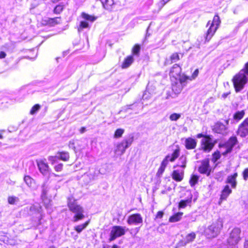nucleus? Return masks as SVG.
<instances>
[{"label":"nucleus","instance_id":"nucleus-8","mask_svg":"<svg viewBox=\"0 0 248 248\" xmlns=\"http://www.w3.org/2000/svg\"><path fill=\"white\" fill-rule=\"evenodd\" d=\"M127 230L124 226L119 225L113 226L111 228L108 241H113L116 238L124 235Z\"/></svg>","mask_w":248,"mask_h":248},{"label":"nucleus","instance_id":"nucleus-60","mask_svg":"<svg viewBox=\"0 0 248 248\" xmlns=\"http://www.w3.org/2000/svg\"><path fill=\"white\" fill-rule=\"evenodd\" d=\"M3 138V136L0 133V139H2Z\"/></svg>","mask_w":248,"mask_h":248},{"label":"nucleus","instance_id":"nucleus-57","mask_svg":"<svg viewBox=\"0 0 248 248\" xmlns=\"http://www.w3.org/2000/svg\"><path fill=\"white\" fill-rule=\"evenodd\" d=\"M85 130L86 128L85 127H81L79 130L80 133H83L85 131Z\"/></svg>","mask_w":248,"mask_h":248},{"label":"nucleus","instance_id":"nucleus-38","mask_svg":"<svg viewBox=\"0 0 248 248\" xmlns=\"http://www.w3.org/2000/svg\"><path fill=\"white\" fill-rule=\"evenodd\" d=\"M124 132V129L118 128L115 131L113 137L115 139L120 138L122 137Z\"/></svg>","mask_w":248,"mask_h":248},{"label":"nucleus","instance_id":"nucleus-32","mask_svg":"<svg viewBox=\"0 0 248 248\" xmlns=\"http://www.w3.org/2000/svg\"><path fill=\"white\" fill-rule=\"evenodd\" d=\"M140 46L139 44H135L132 48L131 52L133 56H139L140 55Z\"/></svg>","mask_w":248,"mask_h":248},{"label":"nucleus","instance_id":"nucleus-11","mask_svg":"<svg viewBox=\"0 0 248 248\" xmlns=\"http://www.w3.org/2000/svg\"><path fill=\"white\" fill-rule=\"evenodd\" d=\"M212 170L209 158H205L201 161V164L199 166L198 169V170L200 174L209 176L211 173Z\"/></svg>","mask_w":248,"mask_h":248},{"label":"nucleus","instance_id":"nucleus-27","mask_svg":"<svg viewBox=\"0 0 248 248\" xmlns=\"http://www.w3.org/2000/svg\"><path fill=\"white\" fill-rule=\"evenodd\" d=\"M245 115V110H241L240 111H236L233 115V119L236 122H239L241 119L243 118V117Z\"/></svg>","mask_w":248,"mask_h":248},{"label":"nucleus","instance_id":"nucleus-53","mask_svg":"<svg viewBox=\"0 0 248 248\" xmlns=\"http://www.w3.org/2000/svg\"><path fill=\"white\" fill-rule=\"evenodd\" d=\"M108 247L109 246L108 245H104L103 246V248H108ZM111 248H119V247L116 244H113L111 246Z\"/></svg>","mask_w":248,"mask_h":248},{"label":"nucleus","instance_id":"nucleus-18","mask_svg":"<svg viewBox=\"0 0 248 248\" xmlns=\"http://www.w3.org/2000/svg\"><path fill=\"white\" fill-rule=\"evenodd\" d=\"M197 144V141L195 139L188 137L185 139V146L187 150L194 149Z\"/></svg>","mask_w":248,"mask_h":248},{"label":"nucleus","instance_id":"nucleus-45","mask_svg":"<svg viewBox=\"0 0 248 248\" xmlns=\"http://www.w3.org/2000/svg\"><path fill=\"white\" fill-rule=\"evenodd\" d=\"M242 176L243 179L245 181H247L248 180V167L244 169L242 172Z\"/></svg>","mask_w":248,"mask_h":248},{"label":"nucleus","instance_id":"nucleus-25","mask_svg":"<svg viewBox=\"0 0 248 248\" xmlns=\"http://www.w3.org/2000/svg\"><path fill=\"white\" fill-rule=\"evenodd\" d=\"M192 202V197L186 200H181L179 203L178 207L179 209L185 208L187 205L190 206Z\"/></svg>","mask_w":248,"mask_h":248},{"label":"nucleus","instance_id":"nucleus-4","mask_svg":"<svg viewBox=\"0 0 248 248\" xmlns=\"http://www.w3.org/2000/svg\"><path fill=\"white\" fill-rule=\"evenodd\" d=\"M223 227V220L218 218L213 221L205 231L206 236L209 238L217 237L221 232Z\"/></svg>","mask_w":248,"mask_h":248},{"label":"nucleus","instance_id":"nucleus-17","mask_svg":"<svg viewBox=\"0 0 248 248\" xmlns=\"http://www.w3.org/2000/svg\"><path fill=\"white\" fill-rule=\"evenodd\" d=\"M102 3L103 7L108 11H113L116 6V3L114 0H100Z\"/></svg>","mask_w":248,"mask_h":248},{"label":"nucleus","instance_id":"nucleus-51","mask_svg":"<svg viewBox=\"0 0 248 248\" xmlns=\"http://www.w3.org/2000/svg\"><path fill=\"white\" fill-rule=\"evenodd\" d=\"M209 136V135H204L202 133H199L196 135V137L197 138H202L203 139H206Z\"/></svg>","mask_w":248,"mask_h":248},{"label":"nucleus","instance_id":"nucleus-33","mask_svg":"<svg viewBox=\"0 0 248 248\" xmlns=\"http://www.w3.org/2000/svg\"><path fill=\"white\" fill-rule=\"evenodd\" d=\"M199 177L196 174H192L191 175L189 180V183L191 186H194L198 182Z\"/></svg>","mask_w":248,"mask_h":248},{"label":"nucleus","instance_id":"nucleus-16","mask_svg":"<svg viewBox=\"0 0 248 248\" xmlns=\"http://www.w3.org/2000/svg\"><path fill=\"white\" fill-rule=\"evenodd\" d=\"M43 21L44 23L43 24L44 25L53 27L60 24L62 22V19L61 16H58L53 18H48L47 19L44 20Z\"/></svg>","mask_w":248,"mask_h":248},{"label":"nucleus","instance_id":"nucleus-58","mask_svg":"<svg viewBox=\"0 0 248 248\" xmlns=\"http://www.w3.org/2000/svg\"><path fill=\"white\" fill-rule=\"evenodd\" d=\"M216 179L218 181H221L223 179V178L221 176H220L219 177H216Z\"/></svg>","mask_w":248,"mask_h":248},{"label":"nucleus","instance_id":"nucleus-59","mask_svg":"<svg viewBox=\"0 0 248 248\" xmlns=\"http://www.w3.org/2000/svg\"><path fill=\"white\" fill-rule=\"evenodd\" d=\"M229 119H227L226 120H225V123L227 125H228L229 124Z\"/></svg>","mask_w":248,"mask_h":248},{"label":"nucleus","instance_id":"nucleus-40","mask_svg":"<svg viewBox=\"0 0 248 248\" xmlns=\"http://www.w3.org/2000/svg\"><path fill=\"white\" fill-rule=\"evenodd\" d=\"M41 108V106L38 104L33 105L30 111L31 115H34Z\"/></svg>","mask_w":248,"mask_h":248},{"label":"nucleus","instance_id":"nucleus-46","mask_svg":"<svg viewBox=\"0 0 248 248\" xmlns=\"http://www.w3.org/2000/svg\"><path fill=\"white\" fill-rule=\"evenodd\" d=\"M68 147L74 150L75 153L77 152V149L75 146V142L74 140H70L68 143Z\"/></svg>","mask_w":248,"mask_h":248},{"label":"nucleus","instance_id":"nucleus-31","mask_svg":"<svg viewBox=\"0 0 248 248\" xmlns=\"http://www.w3.org/2000/svg\"><path fill=\"white\" fill-rule=\"evenodd\" d=\"M90 221L88 220L84 223L77 225L74 227V230L78 233H80L89 225Z\"/></svg>","mask_w":248,"mask_h":248},{"label":"nucleus","instance_id":"nucleus-50","mask_svg":"<svg viewBox=\"0 0 248 248\" xmlns=\"http://www.w3.org/2000/svg\"><path fill=\"white\" fill-rule=\"evenodd\" d=\"M164 214V212L162 211H159L157 212L155 215V219L162 218L163 217Z\"/></svg>","mask_w":248,"mask_h":248},{"label":"nucleus","instance_id":"nucleus-19","mask_svg":"<svg viewBox=\"0 0 248 248\" xmlns=\"http://www.w3.org/2000/svg\"><path fill=\"white\" fill-rule=\"evenodd\" d=\"M172 179L177 182L182 181L184 177V171L178 170H173L171 174Z\"/></svg>","mask_w":248,"mask_h":248},{"label":"nucleus","instance_id":"nucleus-29","mask_svg":"<svg viewBox=\"0 0 248 248\" xmlns=\"http://www.w3.org/2000/svg\"><path fill=\"white\" fill-rule=\"evenodd\" d=\"M81 16L83 19L91 22H93L97 18V16L89 15L85 12H82L81 14Z\"/></svg>","mask_w":248,"mask_h":248},{"label":"nucleus","instance_id":"nucleus-15","mask_svg":"<svg viewBox=\"0 0 248 248\" xmlns=\"http://www.w3.org/2000/svg\"><path fill=\"white\" fill-rule=\"evenodd\" d=\"M238 174L237 172L229 175L225 181V183L230 185L231 188L233 189L236 188L237 185V178Z\"/></svg>","mask_w":248,"mask_h":248},{"label":"nucleus","instance_id":"nucleus-37","mask_svg":"<svg viewBox=\"0 0 248 248\" xmlns=\"http://www.w3.org/2000/svg\"><path fill=\"white\" fill-rule=\"evenodd\" d=\"M89 27V25L88 22L86 21H81L78 26L77 27L78 31L80 32L83 30V29L88 28Z\"/></svg>","mask_w":248,"mask_h":248},{"label":"nucleus","instance_id":"nucleus-42","mask_svg":"<svg viewBox=\"0 0 248 248\" xmlns=\"http://www.w3.org/2000/svg\"><path fill=\"white\" fill-rule=\"evenodd\" d=\"M223 147H226V150L222 153V155L224 156H225L227 154L231 153L232 150V148L228 146V145H226V144H219V148Z\"/></svg>","mask_w":248,"mask_h":248},{"label":"nucleus","instance_id":"nucleus-52","mask_svg":"<svg viewBox=\"0 0 248 248\" xmlns=\"http://www.w3.org/2000/svg\"><path fill=\"white\" fill-rule=\"evenodd\" d=\"M6 56V54L4 51H0V59H3L5 58Z\"/></svg>","mask_w":248,"mask_h":248},{"label":"nucleus","instance_id":"nucleus-10","mask_svg":"<svg viewBox=\"0 0 248 248\" xmlns=\"http://www.w3.org/2000/svg\"><path fill=\"white\" fill-rule=\"evenodd\" d=\"M240 234L241 230L240 229L237 228L233 229L227 239V244L232 246L237 245L241 240Z\"/></svg>","mask_w":248,"mask_h":248},{"label":"nucleus","instance_id":"nucleus-9","mask_svg":"<svg viewBox=\"0 0 248 248\" xmlns=\"http://www.w3.org/2000/svg\"><path fill=\"white\" fill-rule=\"evenodd\" d=\"M217 143L216 140H213L209 135L206 139H202L201 141V148L204 153H209L214 148Z\"/></svg>","mask_w":248,"mask_h":248},{"label":"nucleus","instance_id":"nucleus-39","mask_svg":"<svg viewBox=\"0 0 248 248\" xmlns=\"http://www.w3.org/2000/svg\"><path fill=\"white\" fill-rule=\"evenodd\" d=\"M181 164L178 165L182 168H185L186 166V157L185 155H182L179 159Z\"/></svg>","mask_w":248,"mask_h":248},{"label":"nucleus","instance_id":"nucleus-55","mask_svg":"<svg viewBox=\"0 0 248 248\" xmlns=\"http://www.w3.org/2000/svg\"><path fill=\"white\" fill-rule=\"evenodd\" d=\"M244 248H248V239L245 241L244 243Z\"/></svg>","mask_w":248,"mask_h":248},{"label":"nucleus","instance_id":"nucleus-54","mask_svg":"<svg viewBox=\"0 0 248 248\" xmlns=\"http://www.w3.org/2000/svg\"><path fill=\"white\" fill-rule=\"evenodd\" d=\"M171 0H161L162 6H164L166 3L169 2Z\"/></svg>","mask_w":248,"mask_h":248},{"label":"nucleus","instance_id":"nucleus-1","mask_svg":"<svg viewBox=\"0 0 248 248\" xmlns=\"http://www.w3.org/2000/svg\"><path fill=\"white\" fill-rule=\"evenodd\" d=\"M182 68L178 64H174L170 68V77L172 91L179 93L184 87V82L181 81L182 78Z\"/></svg>","mask_w":248,"mask_h":248},{"label":"nucleus","instance_id":"nucleus-36","mask_svg":"<svg viewBox=\"0 0 248 248\" xmlns=\"http://www.w3.org/2000/svg\"><path fill=\"white\" fill-rule=\"evenodd\" d=\"M221 157V154L219 151L217 150L212 154L211 161L214 163H216Z\"/></svg>","mask_w":248,"mask_h":248},{"label":"nucleus","instance_id":"nucleus-35","mask_svg":"<svg viewBox=\"0 0 248 248\" xmlns=\"http://www.w3.org/2000/svg\"><path fill=\"white\" fill-rule=\"evenodd\" d=\"M64 5L59 4L57 5L53 9V13L56 15H59L63 11L64 9Z\"/></svg>","mask_w":248,"mask_h":248},{"label":"nucleus","instance_id":"nucleus-5","mask_svg":"<svg viewBox=\"0 0 248 248\" xmlns=\"http://www.w3.org/2000/svg\"><path fill=\"white\" fill-rule=\"evenodd\" d=\"M220 23L221 21L218 14L215 15L211 23L210 21L208 22L207 26L208 25H210V26L206 33L205 37V42H208L211 39L218 29Z\"/></svg>","mask_w":248,"mask_h":248},{"label":"nucleus","instance_id":"nucleus-6","mask_svg":"<svg viewBox=\"0 0 248 248\" xmlns=\"http://www.w3.org/2000/svg\"><path fill=\"white\" fill-rule=\"evenodd\" d=\"M232 81L235 91L238 93L244 88L248 82V78L245 73L239 71L233 77Z\"/></svg>","mask_w":248,"mask_h":248},{"label":"nucleus","instance_id":"nucleus-13","mask_svg":"<svg viewBox=\"0 0 248 248\" xmlns=\"http://www.w3.org/2000/svg\"><path fill=\"white\" fill-rule=\"evenodd\" d=\"M127 223L129 225H138L143 223L142 216L139 213L132 214L127 219Z\"/></svg>","mask_w":248,"mask_h":248},{"label":"nucleus","instance_id":"nucleus-41","mask_svg":"<svg viewBox=\"0 0 248 248\" xmlns=\"http://www.w3.org/2000/svg\"><path fill=\"white\" fill-rule=\"evenodd\" d=\"M170 60L171 63L179 61L180 60L179 53L177 52L172 53L170 56Z\"/></svg>","mask_w":248,"mask_h":248},{"label":"nucleus","instance_id":"nucleus-47","mask_svg":"<svg viewBox=\"0 0 248 248\" xmlns=\"http://www.w3.org/2000/svg\"><path fill=\"white\" fill-rule=\"evenodd\" d=\"M63 169V164L59 163L54 166V169L57 172H60L62 171Z\"/></svg>","mask_w":248,"mask_h":248},{"label":"nucleus","instance_id":"nucleus-49","mask_svg":"<svg viewBox=\"0 0 248 248\" xmlns=\"http://www.w3.org/2000/svg\"><path fill=\"white\" fill-rule=\"evenodd\" d=\"M240 71L245 73L246 75L248 76V62L245 64L244 68Z\"/></svg>","mask_w":248,"mask_h":248},{"label":"nucleus","instance_id":"nucleus-20","mask_svg":"<svg viewBox=\"0 0 248 248\" xmlns=\"http://www.w3.org/2000/svg\"><path fill=\"white\" fill-rule=\"evenodd\" d=\"M134 62V58L132 55H129L125 57L121 65V67L123 69L129 67Z\"/></svg>","mask_w":248,"mask_h":248},{"label":"nucleus","instance_id":"nucleus-34","mask_svg":"<svg viewBox=\"0 0 248 248\" xmlns=\"http://www.w3.org/2000/svg\"><path fill=\"white\" fill-rule=\"evenodd\" d=\"M228 143L229 144V145H228V146L233 149L234 145L238 143L236 137L235 136L231 137L228 140Z\"/></svg>","mask_w":248,"mask_h":248},{"label":"nucleus","instance_id":"nucleus-22","mask_svg":"<svg viewBox=\"0 0 248 248\" xmlns=\"http://www.w3.org/2000/svg\"><path fill=\"white\" fill-rule=\"evenodd\" d=\"M199 72L198 69H196V70H195V71L192 73L191 76L190 77L187 76L185 74H183L182 75V78L181 79V81L182 82H184V86L186 85L188 80L191 81L194 79L198 76Z\"/></svg>","mask_w":248,"mask_h":248},{"label":"nucleus","instance_id":"nucleus-21","mask_svg":"<svg viewBox=\"0 0 248 248\" xmlns=\"http://www.w3.org/2000/svg\"><path fill=\"white\" fill-rule=\"evenodd\" d=\"M232 192V190L229 186L228 185H226L221 191L219 202L226 200Z\"/></svg>","mask_w":248,"mask_h":248},{"label":"nucleus","instance_id":"nucleus-7","mask_svg":"<svg viewBox=\"0 0 248 248\" xmlns=\"http://www.w3.org/2000/svg\"><path fill=\"white\" fill-rule=\"evenodd\" d=\"M133 141L134 137L132 136L124 139L117 144L114 151L115 153L118 155H122L126 149L131 146Z\"/></svg>","mask_w":248,"mask_h":248},{"label":"nucleus","instance_id":"nucleus-56","mask_svg":"<svg viewBox=\"0 0 248 248\" xmlns=\"http://www.w3.org/2000/svg\"><path fill=\"white\" fill-rule=\"evenodd\" d=\"M230 94V92L223 93L222 95V97L224 98H226L229 94Z\"/></svg>","mask_w":248,"mask_h":248},{"label":"nucleus","instance_id":"nucleus-14","mask_svg":"<svg viewBox=\"0 0 248 248\" xmlns=\"http://www.w3.org/2000/svg\"><path fill=\"white\" fill-rule=\"evenodd\" d=\"M36 163L39 171L43 175H46L49 172V167L46 159L37 160Z\"/></svg>","mask_w":248,"mask_h":248},{"label":"nucleus","instance_id":"nucleus-24","mask_svg":"<svg viewBox=\"0 0 248 248\" xmlns=\"http://www.w3.org/2000/svg\"><path fill=\"white\" fill-rule=\"evenodd\" d=\"M183 214L184 213L182 212L175 213L169 217V221L170 223L180 221L182 218Z\"/></svg>","mask_w":248,"mask_h":248},{"label":"nucleus","instance_id":"nucleus-12","mask_svg":"<svg viewBox=\"0 0 248 248\" xmlns=\"http://www.w3.org/2000/svg\"><path fill=\"white\" fill-rule=\"evenodd\" d=\"M237 134L242 138L248 135V117L246 118L238 125Z\"/></svg>","mask_w":248,"mask_h":248},{"label":"nucleus","instance_id":"nucleus-43","mask_svg":"<svg viewBox=\"0 0 248 248\" xmlns=\"http://www.w3.org/2000/svg\"><path fill=\"white\" fill-rule=\"evenodd\" d=\"M8 202L10 204H15L18 201V198L15 196H9L7 198Z\"/></svg>","mask_w":248,"mask_h":248},{"label":"nucleus","instance_id":"nucleus-44","mask_svg":"<svg viewBox=\"0 0 248 248\" xmlns=\"http://www.w3.org/2000/svg\"><path fill=\"white\" fill-rule=\"evenodd\" d=\"M181 117V115L178 113H173L170 116V119L172 121H176Z\"/></svg>","mask_w":248,"mask_h":248},{"label":"nucleus","instance_id":"nucleus-26","mask_svg":"<svg viewBox=\"0 0 248 248\" xmlns=\"http://www.w3.org/2000/svg\"><path fill=\"white\" fill-rule=\"evenodd\" d=\"M24 180L26 184L32 188H35L36 187V184L35 181L29 175H25Z\"/></svg>","mask_w":248,"mask_h":248},{"label":"nucleus","instance_id":"nucleus-30","mask_svg":"<svg viewBox=\"0 0 248 248\" xmlns=\"http://www.w3.org/2000/svg\"><path fill=\"white\" fill-rule=\"evenodd\" d=\"M196 233L194 232H191L189 233H188L185 238L184 244L186 245V244L193 242L196 238Z\"/></svg>","mask_w":248,"mask_h":248},{"label":"nucleus","instance_id":"nucleus-23","mask_svg":"<svg viewBox=\"0 0 248 248\" xmlns=\"http://www.w3.org/2000/svg\"><path fill=\"white\" fill-rule=\"evenodd\" d=\"M225 125L222 123L217 122L214 124L212 130L213 131L218 134H222L226 130Z\"/></svg>","mask_w":248,"mask_h":248},{"label":"nucleus","instance_id":"nucleus-28","mask_svg":"<svg viewBox=\"0 0 248 248\" xmlns=\"http://www.w3.org/2000/svg\"><path fill=\"white\" fill-rule=\"evenodd\" d=\"M57 154L59 155V159L63 161H68L70 158V155L67 151H59Z\"/></svg>","mask_w":248,"mask_h":248},{"label":"nucleus","instance_id":"nucleus-2","mask_svg":"<svg viewBox=\"0 0 248 248\" xmlns=\"http://www.w3.org/2000/svg\"><path fill=\"white\" fill-rule=\"evenodd\" d=\"M67 205L69 211L75 214L73 217V222H78L85 217L84 208L78 204L76 199L73 197L67 198Z\"/></svg>","mask_w":248,"mask_h":248},{"label":"nucleus","instance_id":"nucleus-48","mask_svg":"<svg viewBox=\"0 0 248 248\" xmlns=\"http://www.w3.org/2000/svg\"><path fill=\"white\" fill-rule=\"evenodd\" d=\"M58 158V157L56 155H51L48 158L51 164L55 163L57 161Z\"/></svg>","mask_w":248,"mask_h":248},{"label":"nucleus","instance_id":"nucleus-3","mask_svg":"<svg viewBox=\"0 0 248 248\" xmlns=\"http://www.w3.org/2000/svg\"><path fill=\"white\" fill-rule=\"evenodd\" d=\"M180 153V147L177 146V148L173 151L171 155H167L161 162L160 167L157 170L156 176L160 177L164 172L169 162H174L179 156Z\"/></svg>","mask_w":248,"mask_h":248}]
</instances>
